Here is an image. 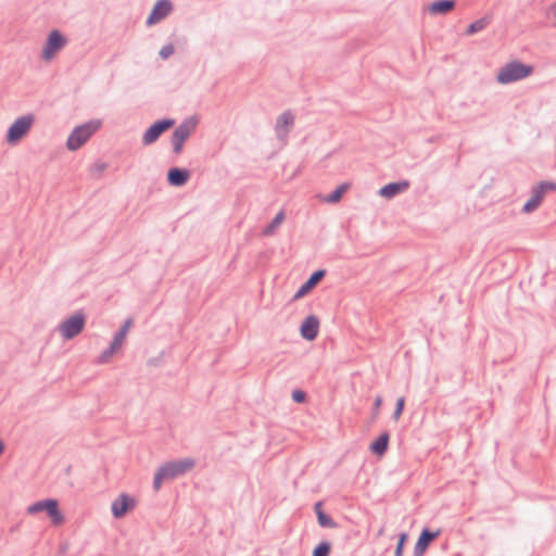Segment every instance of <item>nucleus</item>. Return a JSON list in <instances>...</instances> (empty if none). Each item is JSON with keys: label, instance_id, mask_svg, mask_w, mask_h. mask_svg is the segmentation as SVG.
Masks as SVG:
<instances>
[{"label": "nucleus", "instance_id": "26", "mask_svg": "<svg viewBox=\"0 0 556 556\" xmlns=\"http://www.w3.org/2000/svg\"><path fill=\"white\" fill-rule=\"evenodd\" d=\"M329 552L330 545L328 543H321L315 548L313 556H328Z\"/></svg>", "mask_w": 556, "mask_h": 556}, {"label": "nucleus", "instance_id": "9", "mask_svg": "<svg viewBox=\"0 0 556 556\" xmlns=\"http://www.w3.org/2000/svg\"><path fill=\"white\" fill-rule=\"evenodd\" d=\"M136 504L137 502L135 497L126 493H122L112 502V514L117 519L123 518L136 507Z\"/></svg>", "mask_w": 556, "mask_h": 556}, {"label": "nucleus", "instance_id": "16", "mask_svg": "<svg viewBox=\"0 0 556 556\" xmlns=\"http://www.w3.org/2000/svg\"><path fill=\"white\" fill-rule=\"evenodd\" d=\"M409 188V182L407 180L391 182L386 185L379 190V194L382 198L391 199L399 193L406 191Z\"/></svg>", "mask_w": 556, "mask_h": 556}, {"label": "nucleus", "instance_id": "36", "mask_svg": "<svg viewBox=\"0 0 556 556\" xmlns=\"http://www.w3.org/2000/svg\"><path fill=\"white\" fill-rule=\"evenodd\" d=\"M4 448H5L4 442L0 439V456L4 452Z\"/></svg>", "mask_w": 556, "mask_h": 556}, {"label": "nucleus", "instance_id": "30", "mask_svg": "<svg viewBox=\"0 0 556 556\" xmlns=\"http://www.w3.org/2000/svg\"><path fill=\"white\" fill-rule=\"evenodd\" d=\"M115 353H110V348L102 352L101 355L99 356L98 358V362L101 363V364H104V363H108L110 361V358L114 355Z\"/></svg>", "mask_w": 556, "mask_h": 556}, {"label": "nucleus", "instance_id": "23", "mask_svg": "<svg viewBox=\"0 0 556 556\" xmlns=\"http://www.w3.org/2000/svg\"><path fill=\"white\" fill-rule=\"evenodd\" d=\"M486 26V22L484 20H478L471 23L466 29V35L470 36L475 33L482 30Z\"/></svg>", "mask_w": 556, "mask_h": 556}, {"label": "nucleus", "instance_id": "8", "mask_svg": "<svg viewBox=\"0 0 556 556\" xmlns=\"http://www.w3.org/2000/svg\"><path fill=\"white\" fill-rule=\"evenodd\" d=\"M193 466L194 462L190 458H186L167 463L164 466H162L161 469L163 470V475L166 476L168 480H172L186 473Z\"/></svg>", "mask_w": 556, "mask_h": 556}, {"label": "nucleus", "instance_id": "14", "mask_svg": "<svg viewBox=\"0 0 556 556\" xmlns=\"http://www.w3.org/2000/svg\"><path fill=\"white\" fill-rule=\"evenodd\" d=\"M294 125V116L291 112L287 111L281 113L276 122V132L280 138H286Z\"/></svg>", "mask_w": 556, "mask_h": 556}, {"label": "nucleus", "instance_id": "10", "mask_svg": "<svg viewBox=\"0 0 556 556\" xmlns=\"http://www.w3.org/2000/svg\"><path fill=\"white\" fill-rule=\"evenodd\" d=\"M174 125V121L172 119H165L160 121L153 124L151 127L147 129V131L143 135L142 141L146 146H149L156 141L159 137Z\"/></svg>", "mask_w": 556, "mask_h": 556}, {"label": "nucleus", "instance_id": "6", "mask_svg": "<svg viewBox=\"0 0 556 556\" xmlns=\"http://www.w3.org/2000/svg\"><path fill=\"white\" fill-rule=\"evenodd\" d=\"M548 191H556V184L541 182L532 191V197L525 203L523 212L531 213L536 210Z\"/></svg>", "mask_w": 556, "mask_h": 556}, {"label": "nucleus", "instance_id": "19", "mask_svg": "<svg viewBox=\"0 0 556 556\" xmlns=\"http://www.w3.org/2000/svg\"><path fill=\"white\" fill-rule=\"evenodd\" d=\"M168 182L173 186H182L189 179V172L187 169L172 168L168 172Z\"/></svg>", "mask_w": 556, "mask_h": 556}, {"label": "nucleus", "instance_id": "31", "mask_svg": "<svg viewBox=\"0 0 556 556\" xmlns=\"http://www.w3.org/2000/svg\"><path fill=\"white\" fill-rule=\"evenodd\" d=\"M292 399L298 402V403H301L305 400V393L303 391H300V390H295L293 391L292 393Z\"/></svg>", "mask_w": 556, "mask_h": 556}, {"label": "nucleus", "instance_id": "5", "mask_svg": "<svg viewBox=\"0 0 556 556\" xmlns=\"http://www.w3.org/2000/svg\"><path fill=\"white\" fill-rule=\"evenodd\" d=\"M197 127V121L189 118L181 123L174 131L172 137L173 149L175 153H180L185 141L190 137Z\"/></svg>", "mask_w": 556, "mask_h": 556}, {"label": "nucleus", "instance_id": "21", "mask_svg": "<svg viewBox=\"0 0 556 556\" xmlns=\"http://www.w3.org/2000/svg\"><path fill=\"white\" fill-rule=\"evenodd\" d=\"M389 445V434L387 432L380 434L369 446L370 451L378 455L382 456Z\"/></svg>", "mask_w": 556, "mask_h": 556}, {"label": "nucleus", "instance_id": "29", "mask_svg": "<svg viewBox=\"0 0 556 556\" xmlns=\"http://www.w3.org/2000/svg\"><path fill=\"white\" fill-rule=\"evenodd\" d=\"M174 53V47L173 45H166L164 46L161 51H160V54L163 59H167L168 56H170L172 54Z\"/></svg>", "mask_w": 556, "mask_h": 556}, {"label": "nucleus", "instance_id": "17", "mask_svg": "<svg viewBox=\"0 0 556 556\" xmlns=\"http://www.w3.org/2000/svg\"><path fill=\"white\" fill-rule=\"evenodd\" d=\"M440 531L430 532L428 530H424L415 545V555L421 556L429 544L439 536Z\"/></svg>", "mask_w": 556, "mask_h": 556}, {"label": "nucleus", "instance_id": "25", "mask_svg": "<svg viewBox=\"0 0 556 556\" xmlns=\"http://www.w3.org/2000/svg\"><path fill=\"white\" fill-rule=\"evenodd\" d=\"M168 480L166 476L163 475V470L160 468L154 476L153 486L156 491L161 489L162 482Z\"/></svg>", "mask_w": 556, "mask_h": 556}, {"label": "nucleus", "instance_id": "3", "mask_svg": "<svg viewBox=\"0 0 556 556\" xmlns=\"http://www.w3.org/2000/svg\"><path fill=\"white\" fill-rule=\"evenodd\" d=\"M28 515H36L41 511L47 513L51 521L55 526H60L64 522V517L59 508L56 500L48 498L45 501L36 502L26 508Z\"/></svg>", "mask_w": 556, "mask_h": 556}, {"label": "nucleus", "instance_id": "32", "mask_svg": "<svg viewBox=\"0 0 556 556\" xmlns=\"http://www.w3.org/2000/svg\"><path fill=\"white\" fill-rule=\"evenodd\" d=\"M123 342L117 340V339H113L111 345H110V353H116L119 348L122 346Z\"/></svg>", "mask_w": 556, "mask_h": 556}, {"label": "nucleus", "instance_id": "24", "mask_svg": "<svg viewBox=\"0 0 556 556\" xmlns=\"http://www.w3.org/2000/svg\"><path fill=\"white\" fill-rule=\"evenodd\" d=\"M132 326V319L129 318L125 321V324L123 325V327L121 328V330L115 334V339L122 341L124 343V340L127 336V332L129 331V329L131 328Z\"/></svg>", "mask_w": 556, "mask_h": 556}, {"label": "nucleus", "instance_id": "13", "mask_svg": "<svg viewBox=\"0 0 556 556\" xmlns=\"http://www.w3.org/2000/svg\"><path fill=\"white\" fill-rule=\"evenodd\" d=\"M65 45V39L58 33L52 31L48 38L46 47L42 51V58L45 60H50L54 56V54L63 48Z\"/></svg>", "mask_w": 556, "mask_h": 556}, {"label": "nucleus", "instance_id": "1", "mask_svg": "<svg viewBox=\"0 0 556 556\" xmlns=\"http://www.w3.org/2000/svg\"><path fill=\"white\" fill-rule=\"evenodd\" d=\"M532 73L533 66L519 61H513L498 70L496 80L501 85H507L527 78Z\"/></svg>", "mask_w": 556, "mask_h": 556}, {"label": "nucleus", "instance_id": "27", "mask_svg": "<svg viewBox=\"0 0 556 556\" xmlns=\"http://www.w3.org/2000/svg\"><path fill=\"white\" fill-rule=\"evenodd\" d=\"M404 405H405V400L404 397H399L397 399V402H396V407H395V410H394V414H393V417H394V420L397 421L403 413V409H404Z\"/></svg>", "mask_w": 556, "mask_h": 556}, {"label": "nucleus", "instance_id": "22", "mask_svg": "<svg viewBox=\"0 0 556 556\" xmlns=\"http://www.w3.org/2000/svg\"><path fill=\"white\" fill-rule=\"evenodd\" d=\"M285 219V213L282 211H280L276 216L275 218L273 219V222L264 229L263 233L265 236H270L275 232V230L282 224Z\"/></svg>", "mask_w": 556, "mask_h": 556}, {"label": "nucleus", "instance_id": "35", "mask_svg": "<svg viewBox=\"0 0 556 556\" xmlns=\"http://www.w3.org/2000/svg\"><path fill=\"white\" fill-rule=\"evenodd\" d=\"M548 16L553 20L554 24H556V2L549 7Z\"/></svg>", "mask_w": 556, "mask_h": 556}, {"label": "nucleus", "instance_id": "12", "mask_svg": "<svg viewBox=\"0 0 556 556\" xmlns=\"http://www.w3.org/2000/svg\"><path fill=\"white\" fill-rule=\"evenodd\" d=\"M172 3L168 0H159L150 13L147 24L153 25L165 18L172 12Z\"/></svg>", "mask_w": 556, "mask_h": 556}, {"label": "nucleus", "instance_id": "11", "mask_svg": "<svg viewBox=\"0 0 556 556\" xmlns=\"http://www.w3.org/2000/svg\"><path fill=\"white\" fill-rule=\"evenodd\" d=\"M319 326H320V323L316 316H314V315L307 316L303 320V323L301 324V327H300V333H301L302 338L307 341L315 340L319 332Z\"/></svg>", "mask_w": 556, "mask_h": 556}, {"label": "nucleus", "instance_id": "15", "mask_svg": "<svg viewBox=\"0 0 556 556\" xmlns=\"http://www.w3.org/2000/svg\"><path fill=\"white\" fill-rule=\"evenodd\" d=\"M325 270L320 269L315 271L309 279L304 282L301 288L296 291L294 294V300H299L309 293L319 283V281L324 278Z\"/></svg>", "mask_w": 556, "mask_h": 556}, {"label": "nucleus", "instance_id": "20", "mask_svg": "<svg viewBox=\"0 0 556 556\" xmlns=\"http://www.w3.org/2000/svg\"><path fill=\"white\" fill-rule=\"evenodd\" d=\"M350 187L348 182L342 184L330 195H320L319 201L323 203H338Z\"/></svg>", "mask_w": 556, "mask_h": 556}, {"label": "nucleus", "instance_id": "18", "mask_svg": "<svg viewBox=\"0 0 556 556\" xmlns=\"http://www.w3.org/2000/svg\"><path fill=\"white\" fill-rule=\"evenodd\" d=\"M455 7L454 0H439L430 3L427 10L432 15L446 14Z\"/></svg>", "mask_w": 556, "mask_h": 556}, {"label": "nucleus", "instance_id": "2", "mask_svg": "<svg viewBox=\"0 0 556 556\" xmlns=\"http://www.w3.org/2000/svg\"><path fill=\"white\" fill-rule=\"evenodd\" d=\"M102 125L100 119L89 121L74 128L66 141V148L70 151H76L83 147L89 138L97 132Z\"/></svg>", "mask_w": 556, "mask_h": 556}, {"label": "nucleus", "instance_id": "28", "mask_svg": "<svg viewBox=\"0 0 556 556\" xmlns=\"http://www.w3.org/2000/svg\"><path fill=\"white\" fill-rule=\"evenodd\" d=\"M406 541H407V534L406 533H402L400 535V539H399V542H397V545H396L395 556H402L403 555V548H404V544H405Z\"/></svg>", "mask_w": 556, "mask_h": 556}, {"label": "nucleus", "instance_id": "7", "mask_svg": "<svg viewBox=\"0 0 556 556\" xmlns=\"http://www.w3.org/2000/svg\"><path fill=\"white\" fill-rule=\"evenodd\" d=\"M85 326V317L83 314H75L65 319L59 327L60 332L65 339H72L81 332Z\"/></svg>", "mask_w": 556, "mask_h": 556}, {"label": "nucleus", "instance_id": "34", "mask_svg": "<svg viewBox=\"0 0 556 556\" xmlns=\"http://www.w3.org/2000/svg\"><path fill=\"white\" fill-rule=\"evenodd\" d=\"M382 405V397L381 396H377L376 400H375V403H374V413L375 415H378L379 414V409Z\"/></svg>", "mask_w": 556, "mask_h": 556}, {"label": "nucleus", "instance_id": "33", "mask_svg": "<svg viewBox=\"0 0 556 556\" xmlns=\"http://www.w3.org/2000/svg\"><path fill=\"white\" fill-rule=\"evenodd\" d=\"M318 520L319 523L324 527L329 526L331 523V520L320 511L318 513Z\"/></svg>", "mask_w": 556, "mask_h": 556}, {"label": "nucleus", "instance_id": "4", "mask_svg": "<svg viewBox=\"0 0 556 556\" xmlns=\"http://www.w3.org/2000/svg\"><path fill=\"white\" fill-rule=\"evenodd\" d=\"M33 124V115H24L15 119L8 130L7 141L10 144L16 143L29 131Z\"/></svg>", "mask_w": 556, "mask_h": 556}]
</instances>
